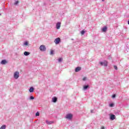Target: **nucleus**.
Segmentation results:
<instances>
[{
	"mask_svg": "<svg viewBox=\"0 0 129 129\" xmlns=\"http://www.w3.org/2000/svg\"><path fill=\"white\" fill-rule=\"evenodd\" d=\"M7 63H8V61L6 60H2V61L1 62V64H2V65H5Z\"/></svg>",
	"mask_w": 129,
	"mask_h": 129,
	"instance_id": "6e6552de",
	"label": "nucleus"
},
{
	"mask_svg": "<svg viewBox=\"0 0 129 129\" xmlns=\"http://www.w3.org/2000/svg\"><path fill=\"white\" fill-rule=\"evenodd\" d=\"M104 126H102L101 127V129H104Z\"/></svg>",
	"mask_w": 129,
	"mask_h": 129,
	"instance_id": "cd10ccee",
	"label": "nucleus"
},
{
	"mask_svg": "<svg viewBox=\"0 0 129 129\" xmlns=\"http://www.w3.org/2000/svg\"><path fill=\"white\" fill-rule=\"evenodd\" d=\"M115 118V115H111L110 116V119H112V120H113Z\"/></svg>",
	"mask_w": 129,
	"mask_h": 129,
	"instance_id": "9b49d317",
	"label": "nucleus"
},
{
	"mask_svg": "<svg viewBox=\"0 0 129 129\" xmlns=\"http://www.w3.org/2000/svg\"><path fill=\"white\" fill-rule=\"evenodd\" d=\"M24 54L25 55V56H28V55H30V52L28 51H25Z\"/></svg>",
	"mask_w": 129,
	"mask_h": 129,
	"instance_id": "9d476101",
	"label": "nucleus"
},
{
	"mask_svg": "<svg viewBox=\"0 0 129 129\" xmlns=\"http://www.w3.org/2000/svg\"><path fill=\"white\" fill-rule=\"evenodd\" d=\"M39 49H40V51H41L42 52H45V51H46V46H45V45H41L39 47Z\"/></svg>",
	"mask_w": 129,
	"mask_h": 129,
	"instance_id": "f257e3e1",
	"label": "nucleus"
},
{
	"mask_svg": "<svg viewBox=\"0 0 129 129\" xmlns=\"http://www.w3.org/2000/svg\"><path fill=\"white\" fill-rule=\"evenodd\" d=\"M80 70H81V67H78L75 69V72H79V71H80Z\"/></svg>",
	"mask_w": 129,
	"mask_h": 129,
	"instance_id": "0eeeda50",
	"label": "nucleus"
},
{
	"mask_svg": "<svg viewBox=\"0 0 129 129\" xmlns=\"http://www.w3.org/2000/svg\"><path fill=\"white\" fill-rule=\"evenodd\" d=\"M100 65H101V66H105V67H106L107 66V61H104V62L101 61L99 62Z\"/></svg>",
	"mask_w": 129,
	"mask_h": 129,
	"instance_id": "20e7f679",
	"label": "nucleus"
},
{
	"mask_svg": "<svg viewBox=\"0 0 129 129\" xmlns=\"http://www.w3.org/2000/svg\"><path fill=\"white\" fill-rule=\"evenodd\" d=\"M19 3V1H16L15 3H14V5L15 6H17V5H18Z\"/></svg>",
	"mask_w": 129,
	"mask_h": 129,
	"instance_id": "412c9836",
	"label": "nucleus"
},
{
	"mask_svg": "<svg viewBox=\"0 0 129 129\" xmlns=\"http://www.w3.org/2000/svg\"><path fill=\"white\" fill-rule=\"evenodd\" d=\"M28 42H25V43H24V45H25V46H28Z\"/></svg>",
	"mask_w": 129,
	"mask_h": 129,
	"instance_id": "4be33fe9",
	"label": "nucleus"
},
{
	"mask_svg": "<svg viewBox=\"0 0 129 129\" xmlns=\"http://www.w3.org/2000/svg\"><path fill=\"white\" fill-rule=\"evenodd\" d=\"M46 122L47 124H52V123H53V121H46Z\"/></svg>",
	"mask_w": 129,
	"mask_h": 129,
	"instance_id": "2eb2a0df",
	"label": "nucleus"
},
{
	"mask_svg": "<svg viewBox=\"0 0 129 129\" xmlns=\"http://www.w3.org/2000/svg\"><path fill=\"white\" fill-rule=\"evenodd\" d=\"M107 27L105 26V27H104L102 28V31L103 32H105L106 31H107Z\"/></svg>",
	"mask_w": 129,
	"mask_h": 129,
	"instance_id": "1a4fd4ad",
	"label": "nucleus"
},
{
	"mask_svg": "<svg viewBox=\"0 0 129 129\" xmlns=\"http://www.w3.org/2000/svg\"><path fill=\"white\" fill-rule=\"evenodd\" d=\"M61 27V23L60 22H58L56 24V29L57 30H59V29H60V27Z\"/></svg>",
	"mask_w": 129,
	"mask_h": 129,
	"instance_id": "423d86ee",
	"label": "nucleus"
},
{
	"mask_svg": "<svg viewBox=\"0 0 129 129\" xmlns=\"http://www.w3.org/2000/svg\"><path fill=\"white\" fill-rule=\"evenodd\" d=\"M63 60V58L62 57H60L58 58V62H62Z\"/></svg>",
	"mask_w": 129,
	"mask_h": 129,
	"instance_id": "f3484780",
	"label": "nucleus"
},
{
	"mask_svg": "<svg viewBox=\"0 0 129 129\" xmlns=\"http://www.w3.org/2000/svg\"><path fill=\"white\" fill-rule=\"evenodd\" d=\"M30 99H34V97H33V96H30Z\"/></svg>",
	"mask_w": 129,
	"mask_h": 129,
	"instance_id": "bb28decb",
	"label": "nucleus"
},
{
	"mask_svg": "<svg viewBox=\"0 0 129 129\" xmlns=\"http://www.w3.org/2000/svg\"><path fill=\"white\" fill-rule=\"evenodd\" d=\"M89 87V86L87 85V86H84L83 87V89L84 90H86V89H87V88H88Z\"/></svg>",
	"mask_w": 129,
	"mask_h": 129,
	"instance_id": "f8f14e48",
	"label": "nucleus"
},
{
	"mask_svg": "<svg viewBox=\"0 0 129 129\" xmlns=\"http://www.w3.org/2000/svg\"><path fill=\"white\" fill-rule=\"evenodd\" d=\"M52 101H53V102H57V98L56 97H53L52 98Z\"/></svg>",
	"mask_w": 129,
	"mask_h": 129,
	"instance_id": "ddd939ff",
	"label": "nucleus"
},
{
	"mask_svg": "<svg viewBox=\"0 0 129 129\" xmlns=\"http://www.w3.org/2000/svg\"><path fill=\"white\" fill-rule=\"evenodd\" d=\"M54 42L56 45H58L61 42V39L58 37L54 40Z\"/></svg>",
	"mask_w": 129,
	"mask_h": 129,
	"instance_id": "7ed1b4c3",
	"label": "nucleus"
},
{
	"mask_svg": "<svg viewBox=\"0 0 129 129\" xmlns=\"http://www.w3.org/2000/svg\"><path fill=\"white\" fill-rule=\"evenodd\" d=\"M29 91L30 92H34V88H33L32 87H30Z\"/></svg>",
	"mask_w": 129,
	"mask_h": 129,
	"instance_id": "4468645a",
	"label": "nucleus"
},
{
	"mask_svg": "<svg viewBox=\"0 0 129 129\" xmlns=\"http://www.w3.org/2000/svg\"><path fill=\"white\" fill-rule=\"evenodd\" d=\"M36 116H40V113L39 112H37L35 114Z\"/></svg>",
	"mask_w": 129,
	"mask_h": 129,
	"instance_id": "a211bd4d",
	"label": "nucleus"
},
{
	"mask_svg": "<svg viewBox=\"0 0 129 129\" xmlns=\"http://www.w3.org/2000/svg\"><path fill=\"white\" fill-rule=\"evenodd\" d=\"M54 54V50H51L50 51V55H53Z\"/></svg>",
	"mask_w": 129,
	"mask_h": 129,
	"instance_id": "6ab92c4d",
	"label": "nucleus"
},
{
	"mask_svg": "<svg viewBox=\"0 0 129 129\" xmlns=\"http://www.w3.org/2000/svg\"><path fill=\"white\" fill-rule=\"evenodd\" d=\"M1 15H2V14H0V16H1Z\"/></svg>",
	"mask_w": 129,
	"mask_h": 129,
	"instance_id": "c756f323",
	"label": "nucleus"
},
{
	"mask_svg": "<svg viewBox=\"0 0 129 129\" xmlns=\"http://www.w3.org/2000/svg\"><path fill=\"white\" fill-rule=\"evenodd\" d=\"M109 106H110V107H112V106H113V104H112V103L110 104Z\"/></svg>",
	"mask_w": 129,
	"mask_h": 129,
	"instance_id": "393cba45",
	"label": "nucleus"
},
{
	"mask_svg": "<svg viewBox=\"0 0 129 129\" xmlns=\"http://www.w3.org/2000/svg\"><path fill=\"white\" fill-rule=\"evenodd\" d=\"M86 79H87L86 77H84V78H83V81H85V80H86Z\"/></svg>",
	"mask_w": 129,
	"mask_h": 129,
	"instance_id": "a878e982",
	"label": "nucleus"
},
{
	"mask_svg": "<svg viewBox=\"0 0 129 129\" xmlns=\"http://www.w3.org/2000/svg\"><path fill=\"white\" fill-rule=\"evenodd\" d=\"M103 1H104V0H102L103 2Z\"/></svg>",
	"mask_w": 129,
	"mask_h": 129,
	"instance_id": "7c9ffc66",
	"label": "nucleus"
},
{
	"mask_svg": "<svg viewBox=\"0 0 129 129\" xmlns=\"http://www.w3.org/2000/svg\"><path fill=\"white\" fill-rule=\"evenodd\" d=\"M6 125H3L1 127L0 129H6Z\"/></svg>",
	"mask_w": 129,
	"mask_h": 129,
	"instance_id": "dca6fc26",
	"label": "nucleus"
},
{
	"mask_svg": "<svg viewBox=\"0 0 129 129\" xmlns=\"http://www.w3.org/2000/svg\"><path fill=\"white\" fill-rule=\"evenodd\" d=\"M84 34H85V31H84V30H83L81 31V34L82 35H84Z\"/></svg>",
	"mask_w": 129,
	"mask_h": 129,
	"instance_id": "aec40b11",
	"label": "nucleus"
},
{
	"mask_svg": "<svg viewBox=\"0 0 129 129\" xmlns=\"http://www.w3.org/2000/svg\"><path fill=\"white\" fill-rule=\"evenodd\" d=\"M128 24L129 25V20L128 21Z\"/></svg>",
	"mask_w": 129,
	"mask_h": 129,
	"instance_id": "c85d7f7f",
	"label": "nucleus"
},
{
	"mask_svg": "<svg viewBox=\"0 0 129 129\" xmlns=\"http://www.w3.org/2000/svg\"><path fill=\"white\" fill-rule=\"evenodd\" d=\"M20 76V73L19 72H16L14 73V77L15 79H18Z\"/></svg>",
	"mask_w": 129,
	"mask_h": 129,
	"instance_id": "f03ea898",
	"label": "nucleus"
},
{
	"mask_svg": "<svg viewBox=\"0 0 129 129\" xmlns=\"http://www.w3.org/2000/svg\"><path fill=\"white\" fill-rule=\"evenodd\" d=\"M73 116V115H72V114H68L66 116V118H68V119H71Z\"/></svg>",
	"mask_w": 129,
	"mask_h": 129,
	"instance_id": "39448f33",
	"label": "nucleus"
},
{
	"mask_svg": "<svg viewBox=\"0 0 129 129\" xmlns=\"http://www.w3.org/2000/svg\"><path fill=\"white\" fill-rule=\"evenodd\" d=\"M114 69H115V70H117V67H116V66H114Z\"/></svg>",
	"mask_w": 129,
	"mask_h": 129,
	"instance_id": "5701e85b",
	"label": "nucleus"
},
{
	"mask_svg": "<svg viewBox=\"0 0 129 129\" xmlns=\"http://www.w3.org/2000/svg\"><path fill=\"white\" fill-rule=\"evenodd\" d=\"M116 95L115 94H113L112 96V98H114L115 97Z\"/></svg>",
	"mask_w": 129,
	"mask_h": 129,
	"instance_id": "b1692460",
	"label": "nucleus"
}]
</instances>
